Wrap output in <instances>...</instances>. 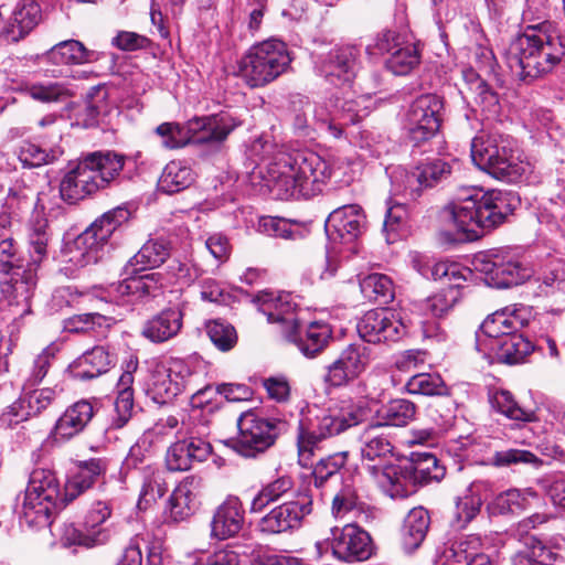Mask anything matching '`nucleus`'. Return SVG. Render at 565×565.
<instances>
[{"instance_id": "1", "label": "nucleus", "mask_w": 565, "mask_h": 565, "mask_svg": "<svg viewBox=\"0 0 565 565\" xmlns=\"http://www.w3.org/2000/svg\"><path fill=\"white\" fill-rule=\"evenodd\" d=\"M105 471L106 463L102 459L81 462L76 475L66 482L62 495L60 481L53 470L34 469L20 503L21 520L30 527L49 525L53 513L90 488Z\"/></svg>"}, {"instance_id": "2", "label": "nucleus", "mask_w": 565, "mask_h": 565, "mask_svg": "<svg viewBox=\"0 0 565 565\" xmlns=\"http://www.w3.org/2000/svg\"><path fill=\"white\" fill-rule=\"evenodd\" d=\"M264 186L279 200L311 198L322 192L333 174L332 164L311 150L278 152L260 169Z\"/></svg>"}, {"instance_id": "3", "label": "nucleus", "mask_w": 565, "mask_h": 565, "mask_svg": "<svg viewBox=\"0 0 565 565\" xmlns=\"http://www.w3.org/2000/svg\"><path fill=\"white\" fill-rule=\"evenodd\" d=\"M511 212L509 193L466 188L443 207L440 218L456 232L458 239L475 241L501 225Z\"/></svg>"}, {"instance_id": "4", "label": "nucleus", "mask_w": 565, "mask_h": 565, "mask_svg": "<svg viewBox=\"0 0 565 565\" xmlns=\"http://www.w3.org/2000/svg\"><path fill=\"white\" fill-rule=\"evenodd\" d=\"M565 56V45L552 21L529 24L509 45L507 64L514 77L531 84L552 73Z\"/></svg>"}, {"instance_id": "5", "label": "nucleus", "mask_w": 565, "mask_h": 565, "mask_svg": "<svg viewBox=\"0 0 565 565\" xmlns=\"http://www.w3.org/2000/svg\"><path fill=\"white\" fill-rule=\"evenodd\" d=\"M366 415L363 401L342 399L327 408H302L296 434L299 463L308 467L323 440L359 425Z\"/></svg>"}, {"instance_id": "6", "label": "nucleus", "mask_w": 565, "mask_h": 565, "mask_svg": "<svg viewBox=\"0 0 565 565\" xmlns=\"http://www.w3.org/2000/svg\"><path fill=\"white\" fill-rule=\"evenodd\" d=\"M363 468L371 480L390 498L407 497L406 480L401 466L387 463L393 455L388 437L374 423L366 426L358 440Z\"/></svg>"}, {"instance_id": "7", "label": "nucleus", "mask_w": 565, "mask_h": 565, "mask_svg": "<svg viewBox=\"0 0 565 565\" xmlns=\"http://www.w3.org/2000/svg\"><path fill=\"white\" fill-rule=\"evenodd\" d=\"M471 159L480 169L508 183L524 182L533 172L529 161L514 157L513 140L501 134H480L471 141Z\"/></svg>"}, {"instance_id": "8", "label": "nucleus", "mask_w": 565, "mask_h": 565, "mask_svg": "<svg viewBox=\"0 0 565 565\" xmlns=\"http://www.w3.org/2000/svg\"><path fill=\"white\" fill-rule=\"evenodd\" d=\"M241 125V120L230 111L194 117L181 125L163 122L154 129L156 136L166 149H179L189 143L218 147L228 135Z\"/></svg>"}, {"instance_id": "9", "label": "nucleus", "mask_w": 565, "mask_h": 565, "mask_svg": "<svg viewBox=\"0 0 565 565\" xmlns=\"http://www.w3.org/2000/svg\"><path fill=\"white\" fill-rule=\"evenodd\" d=\"M291 60L285 42L269 39L245 52L237 61L236 75L250 88L264 87L284 74Z\"/></svg>"}, {"instance_id": "10", "label": "nucleus", "mask_w": 565, "mask_h": 565, "mask_svg": "<svg viewBox=\"0 0 565 565\" xmlns=\"http://www.w3.org/2000/svg\"><path fill=\"white\" fill-rule=\"evenodd\" d=\"M129 218L130 211L126 206H117L104 213L66 246L65 262L76 268L96 263L110 236Z\"/></svg>"}, {"instance_id": "11", "label": "nucleus", "mask_w": 565, "mask_h": 565, "mask_svg": "<svg viewBox=\"0 0 565 565\" xmlns=\"http://www.w3.org/2000/svg\"><path fill=\"white\" fill-rule=\"evenodd\" d=\"M237 426L238 434L232 440V448L243 457L253 458L274 445L286 423L246 412L239 416Z\"/></svg>"}, {"instance_id": "12", "label": "nucleus", "mask_w": 565, "mask_h": 565, "mask_svg": "<svg viewBox=\"0 0 565 565\" xmlns=\"http://www.w3.org/2000/svg\"><path fill=\"white\" fill-rule=\"evenodd\" d=\"M473 266L478 273L484 275L486 282L495 288L521 285L534 273L531 266L503 252L476 256Z\"/></svg>"}, {"instance_id": "13", "label": "nucleus", "mask_w": 565, "mask_h": 565, "mask_svg": "<svg viewBox=\"0 0 565 565\" xmlns=\"http://www.w3.org/2000/svg\"><path fill=\"white\" fill-rule=\"evenodd\" d=\"M412 319L405 309L367 311L358 324L360 337L369 343L397 342L403 339Z\"/></svg>"}, {"instance_id": "14", "label": "nucleus", "mask_w": 565, "mask_h": 565, "mask_svg": "<svg viewBox=\"0 0 565 565\" xmlns=\"http://www.w3.org/2000/svg\"><path fill=\"white\" fill-rule=\"evenodd\" d=\"M15 255V247L11 237L0 235V274L9 275L2 281V291L12 297L18 303H29L36 286V275L31 268L23 269Z\"/></svg>"}, {"instance_id": "15", "label": "nucleus", "mask_w": 565, "mask_h": 565, "mask_svg": "<svg viewBox=\"0 0 565 565\" xmlns=\"http://www.w3.org/2000/svg\"><path fill=\"white\" fill-rule=\"evenodd\" d=\"M443 100L433 94L417 97L404 117V129L409 139L419 145L431 139L440 128Z\"/></svg>"}, {"instance_id": "16", "label": "nucleus", "mask_w": 565, "mask_h": 565, "mask_svg": "<svg viewBox=\"0 0 565 565\" xmlns=\"http://www.w3.org/2000/svg\"><path fill=\"white\" fill-rule=\"evenodd\" d=\"M360 50L353 45L337 46L316 56V72L333 85L350 83L359 70Z\"/></svg>"}, {"instance_id": "17", "label": "nucleus", "mask_w": 565, "mask_h": 565, "mask_svg": "<svg viewBox=\"0 0 565 565\" xmlns=\"http://www.w3.org/2000/svg\"><path fill=\"white\" fill-rule=\"evenodd\" d=\"M311 497L307 493H297L295 498L275 507L263 516L258 523V529L267 534L287 532L298 527L302 519L311 513Z\"/></svg>"}, {"instance_id": "18", "label": "nucleus", "mask_w": 565, "mask_h": 565, "mask_svg": "<svg viewBox=\"0 0 565 565\" xmlns=\"http://www.w3.org/2000/svg\"><path fill=\"white\" fill-rule=\"evenodd\" d=\"M370 363V350L365 344H350L327 366L323 377L330 387H342L355 381Z\"/></svg>"}, {"instance_id": "19", "label": "nucleus", "mask_w": 565, "mask_h": 565, "mask_svg": "<svg viewBox=\"0 0 565 565\" xmlns=\"http://www.w3.org/2000/svg\"><path fill=\"white\" fill-rule=\"evenodd\" d=\"M365 225L366 217L361 206L343 205L330 213L326 233L333 243L351 244L364 232Z\"/></svg>"}, {"instance_id": "20", "label": "nucleus", "mask_w": 565, "mask_h": 565, "mask_svg": "<svg viewBox=\"0 0 565 565\" xmlns=\"http://www.w3.org/2000/svg\"><path fill=\"white\" fill-rule=\"evenodd\" d=\"M332 554L344 562H362L373 554L371 536L353 524L332 531Z\"/></svg>"}, {"instance_id": "21", "label": "nucleus", "mask_w": 565, "mask_h": 565, "mask_svg": "<svg viewBox=\"0 0 565 565\" xmlns=\"http://www.w3.org/2000/svg\"><path fill=\"white\" fill-rule=\"evenodd\" d=\"M524 324L516 310L495 311L482 322L476 333V349L480 353H489V344L503 339L521 329Z\"/></svg>"}, {"instance_id": "22", "label": "nucleus", "mask_w": 565, "mask_h": 565, "mask_svg": "<svg viewBox=\"0 0 565 565\" xmlns=\"http://www.w3.org/2000/svg\"><path fill=\"white\" fill-rule=\"evenodd\" d=\"M259 310L267 316L269 322H278L282 326L285 335L297 329L299 326L295 312L296 303H294L290 294L262 291L255 299Z\"/></svg>"}, {"instance_id": "23", "label": "nucleus", "mask_w": 565, "mask_h": 565, "mask_svg": "<svg viewBox=\"0 0 565 565\" xmlns=\"http://www.w3.org/2000/svg\"><path fill=\"white\" fill-rule=\"evenodd\" d=\"M413 267L425 278L454 282L461 286V282L471 281L473 271L459 263L448 260H430L419 253L411 255Z\"/></svg>"}, {"instance_id": "24", "label": "nucleus", "mask_w": 565, "mask_h": 565, "mask_svg": "<svg viewBox=\"0 0 565 565\" xmlns=\"http://www.w3.org/2000/svg\"><path fill=\"white\" fill-rule=\"evenodd\" d=\"M212 452L210 443L198 437H189L172 444L166 455V463L170 471H185L194 462L205 461Z\"/></svg>"}, {"instance_id": "25", "label": "nucleus", "mask_w": 565, "mask_h": 565, "mask_svg": "<svg viewBox=\"0 0 565 565\" xmlns=\"http://www.w3.org/2000/svg\"><path fill=\"white\" fill-rule=\"evenodd\" d=\"M550 520L545 513H534L521 520L514 530V535L523 543V548L516 551L512 557V565H545L537 561L544 552L543 544L534 536L527 535L529 531Z\"/></svg>"}, {"instance_id": "26", "label": "nucleus", "mask_w": 565, "mask_h": 565, "mask_svg": "<svg viewBox=\"0 0 565 565\" xmlns=\"http://www.w3.org/2000/svg\"><path fill=\"white\" fill-rule=\"evenodd\" d=\"M203 480L201 477L191 475L185 477L171 493L166 513L173 522H180L189 518L194 509L196 499L201 493Z\"/></svg>"}, {"instance_id": "27", "label": "nucleus", "mask_w": 565, "mask_h": 565, "mask_svg": "<svg viewBox=\"0 0 565 565\" xmlns=\"http://www.w3.org/2000/svg\"><path fill=\"white\" fill-rule=\"evenodd\" d=\"M244 524V509L236 497H228L215 510L211 521V536L227 540L239 533Z\"/></svg>"}, {"instance_id": "28", "label": "nucleus", "mask_w": 565, "mask_h": 565, "mask_svg": "<svg viewBox=\"0 0 565 565\" xmlns=\"http://www.w3.org/2000/svg\"><path fill=\"white\" fill-rule=\"evenodd\" d=\"M356 102L345 100L342 105L341 113L332 115L326 105L311 106L307 108L312 114L317 131L329 132L334 138H340L343 126L351 122L355 124L363 115L356 109Z\"/></svg>"}, {"instance_id": "29", "label": "nucleus", "mask_w": 565, "mask_h": 565, "mask_svg": "<svg viewBox=\"0 0 565 565\" xmlns=\"http://www.w3.org/2000/svg\"><path fill=\"white\" fill-rule=\"evenodd\" d=\"M401 469L406 480L407 494L411 482L424 484L440 481L445 476V468L439 465L437 457L429 452H412L408 462Z\"/></svg>"}, {"instance_id": "30", "label": "nucleus", "mask_w": 565, "mask_h": 565, "mask_svg": "<svg viewBox=\"0 0 565 565\" xmlns=\"http://www.w3.org/2000/svg\"><path fill=\"white\" fill-rule=\"evenodd\" d=\"M131 271L132 267L128 270L126 266L125 273L127 277L114 287V291L117 294L118 298L134 297V299L138 300L146 297H156L160 292L163 287L161 274H140L141 271Z\"/></svg>"}, {"instance_id": "31", "label": "nucleus", "mask_w": 565, "mask_h": 565, "mask_svg": "<svg viewBox=\"0 0 565 565\" xmlns=\"http://www.w3.org/2000/svg\"><path fill=\"white\" fill-rule=\"evenodd\" d=\"M183 323V308L181 306L162 310L149 319L142 327V335L153 343L166 342L180 332Z\"/></svg>"}, {"instance_id": "32", "label": "nucleus", "mask_w": 565, "mask_h": 565, "mask_svg": "<svg viewBox=\"0 0 565 565\" xmlns=\"http://www.w3.org/2000/svg\"><path fill=\"white\" fill-rule=\"evenodd\" d=\"M331 335L332 330L328 323L313 321L308 324L305 332L298 326L297 329L289 331L286 338L294 342L305 356L315 358L326 349Z\"/></svg>"}, {"instance_id": "33", "label": "nucleus", "mask_w": 565, "mask_h": 565, "mask_svg": "<svg viewBox=\"0 0 565 565\" xmlns=\"http://www.w3.org/2000/svg\"><path fill=\"white\" fill-rule=\"evenodd\" d=\"M42 58L54 65H83L98 61L99 54L88 50L81 41L65 40L46 51Z\"/></svg>"}, {"instance_id": "34", "label": "nucleus", "mask_w": 565, "mask_h": 565, "mask_svg": "<svg viewBox=\"0 0 565 565\" xmlns=\"http://www.w3.org/2000/svg\"><path fill=\"white\" fill-rule=\"evenodd\" d=\"M491 488L489 481L477 480L469 486L466 494L457 499L452 521L456 527H466L479 514L483 500Z\"/></svg>"}, {"instance_id": "35", "label": "nucleus", "mask_w": 565, "mask_h": 565, "mask_svg": "<svg viewBox=\"0 0 565 565\" xmlns=\"http://www.w3.org/2000/svg\"><path fill=\"white\" fill-rule=\"evenodd\" d=\"M41 20V8L33 0H22L14 8L4 28L7 41L18 42L28 35Z\"/></svg>"}, {"instance_id": "36", "label": "nucleus", "mask_w": 565, "mask_h": 565, "mask_svg": "<svg viewBox=\"0 0 565 565\" xmlns=\"http://www.w3.org/2000/svg\"><path fill=\"white\" fill-rule=\"evenodd\" d=\"M114 363V354L105 347H95L83 353L68 366V372L74 379L90 380L107 372Z\"/></svg>"}, {"instance_id": "37", "label": "nucleus", "mask_w": 565, "mask_h": 565, "mask_svg": "<svg viewBox=\"0 0 565 565\" xmlns=\"http://www.w3.org/2000/svg\"><path fill=\"white\" fill-rule=\"evenodd\" d=\"M52 232L44 214V206L35 204L28 222V242L33 263H41L47 256Z\"/></svg>"}, {"instance_id": "38", "label": "nucleus", "mask_w": 565, "mask_h": 565, "mask_svg": "<svg viewBox=\"0 0 565 565\" xmlns=\"http://www.w3.org/2000/svg\"><path fill=\"white\" fill-rule=\"evenodd\" d=\"M94 406L88 401H78L66 408L54 426L56 438L70 439L81 433L94 416Z\"/></svg>"}, {"instance_id": "39", "label": "nucleus", "mask_w": 565, "mask_h": 565, "mask_svg": "<svg viewBox=\"0 0 565 565\" xmlns=\"http://www.w3.org/2000/svg\"><path fill=\"white\" fill-rule=\"evenodd\" d=\"M532 350V343L515 331L497 342L490 343L489 353L482 354L491 361L497 360L508 364H516L522 362Z\"/></svg>"}, {"instance_id": "40", "label": "nucleus", "mask_w": 565, "mask_h": 565, "mask_svg": "<svg viewBox=\"0 0 565 565\" xmlns=\"http://www.w3.org/2000/svg\"><path fill=\"white\" fill-rule=\"evenodd\" d=\"M491 541V536L481 537L478 534H470L456 542L448 552L457 564L492 565L490 556L480 552L488 550Z\"/></svg>"}, {"instance_id": "41", "label": "nucleus", "mask_w": 565, "mask_h": 565, "mask_svg": "<svg viewBox=\"0 0 565 565\" xmlns=\"http://www.w3.org/2000/svg\"><path fill=\"white\" fill-rule=\"evenodd\" d=\"M137 364L130 362L127 370L121 373L117 382V397L115 401L116 418L113 422L115 428H121L131 417L134 408V375Z\"/></svg>"}, {"instance_id": "42", "label": "nucleus", "mask_w": 565, "mask_h": 565, "mask_svg": "<svg viewBox=\"0 0 565 565\" xmlns=\"http://www.w3.org/2000/svg\"><path fill=\"white\" fill-rule=\"evenodd\" d=\"M295 497L292 479L284 476L265 484L252 500L249 510L252 513H259L271 503L288 501Z\"/></svg>"}, {"instance_id": "43", "label": "nucleus", "mask_w": 565, "mask_h": 565, "mask_svg": "<svg viewBox=\"0 0 565 565\" xmlns=\"http://www.w3.org/2000/svg\"><path fill=\"white\" fill-rule=\"evenodd\" d=\"M429 527V514L424 508H415L407 514L403 531L402 542L406 552L415 551L426 537Z\"/></svg>"}, {"instance_id": "44", "label": "nucleus", "mask_w": 565, "mask_h": 565, "mask_svg": "<svg viewBox=\"0 0 565 565\" xmlns=\"http://www.w3.org/2000/svg\"><path fill=\"white\" fill-rule=\"evenodd\" d=\"M416 414V405L405 398H396L384 405L376 415L374 424L382 427H403L409 424Z\"/></svg>"}, {"instance_id": "45", "label": "nucleus", "mask_w": 565, "mask_h": 565, "mask_svg": "<svg viewBox=\"0 0 565 565\" xmlns=\"http://www.w3.org/2000/svg\"><path fill=\"white\" fill-rule=\"evenodd\" d=\"M169 255L170 248L164 241L149 239L138 253L129 259L127 269L129 270V268L132 267L131 273H136L158 267L166 262Z\"/></svg>"}, {"instance_id": "46", "label": "nucleus", "mask_w": 565, "mask_h": 565, "mask_svg": "<svg viewBox=\"0 0 565 565\" xmlns=\"http://www.w3.org/2000/svg\"><path fill=\"white\" fill-rule=\"evenodd\" d=\"M109 540L106 529L84 530L73 523H65L60 530V541L64 546H83L86 548L105 544Z\"/></svg>"}, {"instance_id": "47", "label": "nucleus", "mask_w": 565, "mask_h": 565, "mask_svg": "<svg viewBox=\"0 0 565 565\" xmlns=\"http://www.w3.org/2000/svg\"><path fill=\"white\" fill-rule=\"evenodd\" d=\"M192 168L183 161H170L159 179V189L168 194L180 192L194 182Z\"/></svg>"}, {"instance_id": "48", "label": "nucleus", "mask_w": 565, "mask_h": 565, "mask_svg": "<svg viewBox=\"0 0 565 565\" xmlns=\"http://www.w3.org/2000/svg\"><path fill=\"white\" fill-rule=\"evenodd\" d=\"M490 404L495 412L510 420L532 423L537 419L534 411L521 407L513 395L505 390L493 392L490 395Z\"/></svg>"}, {"instance_id": "49", "label": "nucleus", "mask_w": 565, "mask_h": 565, "mask_svg": "<svg viewBox=\"0 0 565 565\" xmlns=\"http://www.w3.org/2000/svg\"><path fill=\"white\" fill-rule=\"evenodd\" d=\"M348 452H339L322 458L315 466L312 471L313 484L316 488H330L339 483L338 472L345 465Z\"/></svg>"}, {"instance_id": "50", "label": "nucleus", "mask_w": 565, "mask_h": 565, "mask_svg": "<svg viewBox=\"0 0 565 565\" xmlns=\"http://www.w3.org/2000/svg\"><path fill=\"white\" fill-rule=\"evenodd\" d=\"M360 288L365 298L386 305L394 299V284L384 274L373 273L363 277Z\"/></svg>"}, {"instance_id": "51", "label": "nucleus", "mask_w": 565, "mask_h": 565, "mask_svg": "<svg viewBox=\"0 0 565 565\" xmlns=\"http://www.w3.org/2000/svg\"><path fill=\"white\" fill-rule=\"evenodd\" d=\"M445 282L448 284L447 288L431 297H428L422 302L420 308L426 315L435 318L441 317L446 315L459 300V289L463 287L465 282H461V286H455L454 282L450 284L449 281Z\"/></svg>"}, {"instance_id": "52", "label": "nucleus", "mask_w": 565, "mask_h": 565, "mask_svg": "<svg viewBox=\"0 0 565 565\" xmlns=\"http://www.w3.org/2000/svg\"><path fill=\"white\" fill-rule=\"evenodd\" d=\"M87 158L89 164L96 170L98 178L105 179V188L119 175L125 166V157L113 151L94 152L88 154Z\"/></svg>"}, {"instance_id": "53", "label": "nucleus", "mask_w": 565, "mask_h": 565, "mask_svg": "<svg viewBox=\"0 0 565 565\" xmlns=\"http://www.w3.org/2000/svg\"><path fill=\"white\" fill-rule=\"evenodd\" d=\"M15 154L23 168H39L53 163L60 157L61 151L57 149L46 150L31 141H22L18 146Z\"/></svg>"}, {"instance_id": "54", "label": "nucleus", "mask_w": 565, "mask_h": 565, "mask_svg": "<svg viewBox=\"0 0 565 565\" xmlns=\"http://www.w3.org/2000/svg\"><path fill=\"white\" fill-rule=\"evenodd\" d=\"M363 511V503L360 501L355 488L345 483L332 494L331 513L335 519H343L353 513Z\"/></svg>"}, {"instance_id": "55", "label": "nucleus", "mask_w": 565, "mask_h": 565, "mask_svg": "<svg viewBox=\"0 0 565 565\" xmlns=\"http://www.w3.org/2000/svg\"><path fill=\"white\" fill-rule=\"evenodd\" d=\"M491 465L497 468L511 467L516 465H529L540 468L543 465L535 454L526 449L509 448L495 451L490 459Z\"/></svg>"}, {"instance_id": "56", "label": "nucleus", "mask_w": 565, "mask_h": 565, "mask_svg": "<svg viewBox=\"0 0 565 565\" xmlns=\"http://www.w3.org/2000/svg\"><path fill=\"white\" fill-rule=\"evenodd\" d=\"M487 511L491 516L510 515L524 511L519 489L511 488L497 494L487 504Z\"/></svg>"}, {"instance_id": "57", "label": "nucleus", "mask_w": 565, "mask_h": 565, "mask_svg": "<svg viewBox=\"0 0 565 565\" xmlns=\"http://www.w3.org/2000/svg\"><path fill=\"white\" fill-rule=\"evenodd\" d=\"M419 58L414 44H402L386 60V67L395 75H406L419 64Z\"/></svg>"}, {"instance_id": "58", "label": "nucleus", "mask_w": 565, "mask_h": 565, "mask_svg": "<svg viewBox=\"0 0 565 565\" xmlns=\"http://www.w3.org/2000/svg\"><path fill=\"white\" fill-rule=\"evenodd\" d=\"M149 392L151 398L158 404H167L181 394L179 386L170 377L164 366L156 370L152 374Z\"/></svg>"}, {"instance_id": "59", "label": "nucleus", "mask_w": 565, "mask_h": 565, "mask_svg": "<svg viewBox=\"0 0 565 565\" xmlns=\"http://www.w3.org/2000/svg\"><path fill=\"white\" fill-rule=\"evenodd\" d=\"M205 329L210 340L220 351H230L237 343L235 328L222 319L209 321Z\"/></svg>"}, {"instance_id": "60", "label": "nucleus", "mask_w": 565, "mask_h": 565, "mask_svg": "<svg viewBox=\"0 0 565 565\" xmlns=\"http://www.w3.org/2000/svg\"><path fill=\"white\" fill-rule=\"evenodd\" d=\"M408 217L409 212L405 204L396 203L388 206L383 224V232L388 244L394 243L406 228Z\"/></svg>"}, {"instance_id": "61", "label": "nucleus", "mask_w": 565, "mask_h": 565, "mask_svg": "<svg viewBox=\"0 0 565 565\" xmlns=\"http://www.w3.org/2000/svg\"><path fill=\"white\" fill-rule=\"evenodd\" d=\"M420 170L418 166L413 171L399 169L394 172L393 184L398 193L416 200L424 189H427L424 180L419 178Z\"/></svg>"}, {"instance_id": "62", "label": "nucleus", "mask_w": 565, "mask_h": 565, "mask_svg": "<svg viewBox=\"0 0 565 565\" xmlns=\"http://www.w3.org/2000/svg\"><path fill=\"white\" fill-rule=\"evenodd\" d=\"M404 388L409 394L441 395L446 386L437 374L418 373L409 377Z\"/></svg>"}, {"instance_id": "63", "label": "nucleus", "mask_w": 565, "mask_h": 565, "mask_svg": "<svg viewBox=\"0 0 565 565\" xmlns=\"http://www.w3.org/2000/svg\"><path fill=\"white\" fill-rule=\"evenodd\" d=\"M116 321L117 319L115 317L100 312L81 313L68 319L66 329L70 332H86L89 330L109 328Z\"/></svg>"}, {"instance_id": "64", "label": "nucleus", "mask_w": 565, "mask_h": 565, "mask_svg": "<svg viewBox=\"0 0 565 565\" xmlns=\"http://www.w3.org/2000/svg\"><path fill=\"white\" fill-rule=\"evenodd\" d=\"M164 369L169 373L170 377H172L174 383L179 386L181 393L185 390L193 391L196 388L198 375L191 363L188 361L182 359H171Z\"/></svg>"}]
</instances>
